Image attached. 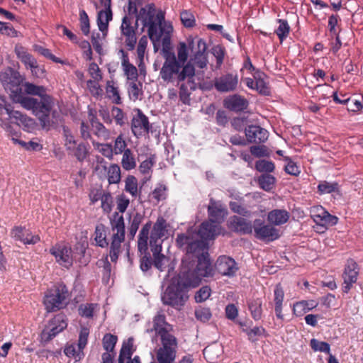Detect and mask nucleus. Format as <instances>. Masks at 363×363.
<instances>
[{
    "instance_id": "obj_1",
    "label": "nucleus",
    "mask_w": 363,
    "mask_h": 363,
    "mask_svg": "<svg viewBox=\"0 0 363 363\" xmlns=\"http://www.w3.org/2000/svg\"><path fill=\"white\" fill-rule=\"evenodd\" d=\"M153 327L147 328V333L155 332L160 337V345L155 350L156 359L158 363H173L177 357L178 340L172 333L173 328L166 321L165 315L158 313L153 318Z\"/></svg>"
},
{
    "instance_id": "obj_2",
    "label": "nucleus",
    "mask_w": 363,
    "mask_h": 363,
    "mask_svg": "<svg viewBox=\"0 0 363 363\" xmlns=\"http://www.w3.org/2000/svg\"><path fill=\"white\" fill-rule=\"evenodd\" d=\"M24 87L27 94L39 96L40 99L39 101L30 96H22L19 100L21 105L26 109L31 110L39 118L43 127L45 128L50 124L49 116L53 106L52 98L46 94V89L43 86L26 83Z\"/></svg>"
},
{
    "instance_id": "obj_3",
    "label": "nucleus",
    "mask_w": 363,
    "mask_h": 363,
    "mask_svg": "<svg viewBox=\"0 0 363 363\" xmlns=\"http://www.w3.org/2000/svg\"><path fill=\"white\" fill-rule=\"evenodd\" d=\"M135 23L140 24L143 31L147 29L148 38L155 48L164 33L169 34L172 30L171 26L165 25L163 13L157 11L154 4H148L140 9L136 15Z\"/></svg>"
},
{
    "instance_id": "obj_4",
    "label": "nucleus",
    "mask_w": 363,
    "mask_h": 363,
    "mask_svg": "<svg viewBox=\"0 0 363 363\" xmlns=\"http://www.w3.org/2000/svg\"><path fill=\"white\" fill-rule=\"evenodd\" d=\"M164 62L160 71V78L166 83L179 84L186 77L195 74V69L190 65L183 66L177 61L174 52L163 48Z\"/></svg>"
},
{
    "instance_id": "obj_5",
    "label": "nucleus",
    "mask_w": 363,
    "mask_h": 363,
    "mask_svg": "<svg viewBox=\"0 0 363 363\" xmlns=\"http://www.w3.org/2000/svg\"><path fill=\"white\" fill-rule=\"evenodd\" d=\"M188 281L187 284L191 287H197L203 277H209L213 275V269L208 258V255H201L198 257L197 264L187 262L183 259L179 272Z\"/></svg>"
},
{
    "instance_id": "obj_6",
    "label": "nucleus",
    "mask_w": 363,
    "mask_h": 363,
    "mask_svg": "<svg viewBox=\"0 0 363 363\" xmlns=\"http://www.w3.org/2000/svg\"><path fill=\"white\" fill-rule=\"evenodd\" d=\"M188 280L179 272L172 278L169 285L162 294V301L164 305L179 309L188 300V291L191 286L187 284Z\"/></svg>"
},
{
    "instance_id": "obj_7",
    "label": "nucleus",
    "mask_w": 363,
    "mask_h": 363,
    "mask_svg": "<svg viewBox=\"0 0 363 363\" xmlns=\"http://www.w3.org/2000/svg\"><path fill=\"white\" fill-rule=\"evenodd\" d=\"M198 237L196 232L191 228L185 233L179 234L176 242L178 247L188 255H195L197 257L201 255H208L206 252L207 243L202 239L199 240Z\"/></svg>"
},
{
    "instance_id": "obj_8",
    "label": "nucleus",
    "mask_w": 363,
    "mask_h": 363,
    "mask_svg": "<svg viewBox=\"0 0 363 363\" xmlns=\"http://www.w3.org/2000/svg\"><path fill=\"white\" fill-rule=\"evenodd\" d=\"M69 295V291L64 284L54 285L45 295L43 303L46 311L55 312L65 308Z\"/></svg>"
},
{
    "instance_id": "obj_9",
    "label": "nucleus",
    "mask_w": 363,
    "mask_h": 363,
    "mask_svg": "<svg viewBox=\"0 0 363 363\" xmlns=\"http://www.w3.org/2000/svg\"><path fill=\"white\" fill-rule=\"evenodd\" d=\"M111 225L113 235L109 255L111 262H116L121 252V244L125 240V223L123 216L116 212L111 220Z\"/></svg>"
},
{
    "instance_id": "obj_10",
    "label": "nucleus",
    "mask_w": 363,
    "mask_h": 363,
    "mask_svg": "<svg viewBox=\"0 0 363 363\" xmlns=\"http://www.w3.org/2000/svg\"><path fill=\"white\" fill-rule=\"evenodd\" d=\"M191 50L190 60L186 65H190L193 68L197 67L203 69L208 63L207 44L205 40L198 37L187 39Z\"/></svg>"
},
{
    "instance_id": "obj_11",
    "label": "nucleus",
    "mask_w": 363,
    "mask_h": 363,
    "mask_svg": "<svg viewBox=\"0 0 363 363\" xmlns=\"http://www.w3.org/2000/svg\"><path fill=\"white\" fill-rule=\"evenodd\" d=\"M89 335V329L82 327L79 334L77 344L67 343L64 348L65 354L69 358L74 359L76 362L82 359L84 357V349L88 343Z\"/></svg>"
},
{
    "instance_id": "obj_12",
    "label": "nucleus",
    "mask_w": 363,
    "mask_h": 363,
    "mask_svg": "<svg viewBox=\"0 0 363 363\" xmlns=\"http://www.w3.org/2000/svg\"><path fill=\"white\" fill-rule=\"evenodd\" d=\"M67 327V319L65 314L59 313L49 321L48 325L40 334V340L47 343L55 337Z\"/></svg>"
},
{
    "instance_id": "obj_13",
    "label": "nucleus",
    "mask_w": 363,
    "mask_h": 363,
    "mask_svg": "<svg viewBox=\"0 0 363 363\" xmlns=\"http://www.w3.org/2000/svg\"><path fill=\"white\" fill-rule=\"evenodd\" d=\"M167 220L163 217L159 216L154 223L150 233V249L155 248L156 252L162 250V242L167 238Z\"/></svg>"
},
{
    "instance_id": "obj_14",
    "label": "nucleus",
    "mask_w": 363,
    "mask_h": 363,
    "mask_svg": "<svg viewBox=\"0 0 363 363\" xmlns=\"http://www.w3.org/2000/svg\"><path fill=\"white\" fill-rule=\"evenodd\" d=\"M253 231L257 239L264 242L276 240L280 236L278 229L270 224H265L261 219L253 221Z\"/></svg>"
},
{
    "instance_id": "obj_15",
    "label": "nucleus",
    "mask_w": 363,
    "mask_h": 363,
    "mask_svg": "<svg viewBox=\"0 0 363 363\" xmlns=\"http://www.w3.org/2000/svg\"><path fill=\"white\" fill-rule=\"evenodd\" d=\"M72 251L71 247L57 243L50 249V253L55 258L56 262L67 269L70 268L73 264Z\"/></svg>"
},
{
    "instance_id": "obj_16",
    "label": "nucleus",
    "mask_w": 363,
    "mask_h": 363,
    "mask_svg": "<svg viewBox=\"0 0 363 363\" xmlns=\"http://www.w3.org/2000/svg\"><path fill=\"white\" fill-rule=\"evenodd\" d=\"M215 269L221 276L230 278L236 275L239 267L233 258L222 255L217 259L215 263Z\"/></svg>"
},
{
    "instance_id": "obj_17",
    "label": "nucleus",
    "mask_w": 363,
    "mask_h": 363,
    "mask_svg": "<svg viewBox=\"0 0 363 363\" xmlns=\"http://www.w3.org/2000/svg\"><path fill=\"white\" fill-rule=\"evenodd\" d=\"M135 111L136 114L131 120V130L134 136L139 138L149 133L151 125L147 116L140 109L137 108Z\"/></svg>"
},
{
    "instance_id": "obj_18",
    "label": "nucleus",
    "mask_w": 363,
    "mask_h": 363,
    "mask_svg": "<svg viewBox=\"0 0 363 363\" xmlns=\"http://www.w3.org/2000/svg\"><path fill=\"white\" fill-rule=\"evenodd\" d=\"M239 78L237 73H226L214 80V86L220 92H231L237 90Z\"/></svg>"
},
{
    "instance_id": "obj_19",
    "label": "nucleus",
    "mask_w": 363,
    "mask_h": 363,
    "mask_svg": "<svg viewBox=\"0 0 363 363\" xmlns=\"http://www.w3.org/2000/svg\"><path fill=\"white\" fill-rule=\"evenodd\" d=\"M245 133L250 143H264L269 137V133L266 129L256 125H250L245 128Z\"/></svg>"
},
{
    "instance_id": "obj_20",
    "label": "nucleus",
    "mask_w": 363,
    "mask_h": 363,
    "mask_svg": "<svg viewBox=\"0 0 363 363\" xmlns=\"http://www.w3.org/2000/svg\"><path fill=\"white\" fill-rule=\"evenodd\" d=\"M358 275L357 264L353 259L347 260L342 277L344 279L342 291L348 293L353 284L357 281Z\"/></svg>"
},
{
    "instance_id": "obj_21",
    "label": "nucleus",
    "mask_w": 363,
    "mask_h": 363,
    "mask_svg": "<svg viewBox=\"0 0 363 363\" xmlns=\"http://www.w3.org/2000/svg\"><path fill=\"white\" fill-rule=\"evenodd\" d=\"M0 82L6 89L17 88L22 82V78L17 71L8 67L0 73Z\"/></svg>"
},
{
    "instance_id": "obj_22",
    "label": "nucleus",
    "mask_w": 363,
    "mask_h": 363,
    "mask_svg": "<svg viewBox=\"0 0 363 363\" xmlns=\"http://www.w3.org/2000/svg\"><path fill=\"white\" fill-rule=\"evenodd\" d=\"M221 233V226L218 223L206 220L203 222L196 234L201 239L205 242L210 240H213L217 235Z\"/></svg>"
},
{
    "instance_id": "obj_23",
    "label": "nucleus",
    "mask_w": 363,
    "mask_h": 363,
    "mask_svg": "<svg viewBox=\"0 0 363 363\" xmlns=\"http://www.w3.org/2000/svg\"><path fill=\"white\" fill-rule=\"evenodd\" d=\"M118 55L121 61V67L128 82L137 81L138 78V69L135 66L130 62L128 53L123 50L120 49Z\"/></svg>"
},
{
    "instance_id": "obj_24",
    "label": "nucleus",
    "mask_w": 363,
    "mask_h": 363,
    "mask_svg": "<svg viewBox=\"0 0 363 363\" xmlns=\"http://www.w3.org/2000/svg\"><path fill=\"white\" fill-rule=\"evenodd\" d=\"M195 74L186 77L185 81H182L179 84V99L184 104H189L190 102V95L191 92L196 89L197 83L195 82Z\"/></svg>"
},
{
    "instance_id": "obj_25",
    "label": "nucleus",
    "mask_w": 363,
    "mask_h": 363,
    "mask_svg": "<svg viewBox=\"0 0 363 363\" xmlns=\"http://www.w3.org/2000/svg\"><path fill=\"white\" fill-rule=\"evenodd\" d=\"M229 227L234 232L242 235L251 234L253 231V223L251 221L236 216L230 218Z\"/></svg>"
},
{
    "instance_id": "obj_26",
    "label": "nucleus",
    "mask_w": 363,
    "mask_h": 363,
    "mask_svg": "<svg viewBox=\"0 0 363 363\" xmlns=\"http://www.w3.org/2000/svg\"><path fill=\"white\" fill-rule=\"evenodd\" d=\"M153 254V265L160 272L167 271L168 275L174 270L175 264L170 257L161 254L162 250L156 252L155 248L150 249Z\"/></svg>"
},
{
    "instance_id": "obj_27",
    "label": "nucleus",
    "mask_w": 363,
    "mask_h": 363,
    "mask_svg": "<svg viewBox=\"0 0 363 363\" xmlns=\"http://www.w3.org/2000/svg\"><path fill=\"white\" fill-rule=\"evenodd\" d=\"M208 213L209 216L208 220L218 224L223 221L227 214L225 208L220 203L216 202L213 199H210Z\"/></svg>"
},
{
    "instance_id": "obj_28",
    "label": "nucleus",
    "mask_w": 363,
    "mask_h": 363,
    "mask_svg": "<svg viewBox=\"0 0 363 363\" xmlns=\"http://www.w3.org/2000/svg\"><path fill=\"white\" fill-rule=\"evenodd\" d=\"M249 103L244 97L235 94L224 100V106L228 110L240 112L247 109Z\"/></svg>"
},
{
    "instance_id": "obj_29",
    "label": "nucleus",
    "mask_w": 363,
    "mask_h": 363,
    "mask_svg": "<svg viewBox=\"0 0 363 363\" xmlns=\"http://www.w3.org/2000/svg\"><path fill=\"white\" fill-rule=\"evenodd\" d=\"M12 236L25 245H34L40 241V237L38 235H33L28 230L21 227L13 228Z\"/></svg>"
},
{
    "instance_id": "obj_30",
    "label": "nucleus",
    "mask_w": 363,
    "mask_h": 363,
    "mask_svg": "<svg viewBox=\"0 0 363 363\" xmlns=\"http://www.w3.org/2000/svg\"><path fill=\"white\" fill-rule=\"evenodd\" d=\"M290 213L285 209H274L267 214V220L274 225H281L288 222Z\"/></svg>"
},
{
    "instance_id": "obj_31",
    "label": "nucleus",
    "mask_w": 363,
    "mask_h": 363,
    "mask_svg": "<svg viewBox=\"0 0 363 363\" xmlns=\"http://www.w3.org/2000/svg\"><path fill=\"white\" fill-rule=\"evenodd\" d=\"M284 291L281 284H277L274 290V311L278 319L284 320L282 313Z\"/></svg>"
},
{
    "instance_id": "obj_32",
    "label": "nucleus",
    "mask_w": 363,
    "mask_h": 363,
    "mask_svg": "<svg viewBox=\"0 0 363 363\" xmlns=\"http://www.w3.org/2000/svg\"><path fill=\"white\" fill-rule=\"evenodd\" d=\"M265 77L266 75L264 72L259 70L255 71L254 74L255 80V90L262 95L269 96L270 94V89L264 80Z\"/></svg>"
},
{
    "instance_id": "obj_33",
    "label": "nucleus",
    "mask_w": 363,
    "mask_h": 363,
    "mask_svg": "<svg viewBox=\"0 0 363 363\" xmlns=\"http://www.w3.org/2000/svg\"><path fill=\"white\" fill-rule=\"evenodd\" d=\"M15 52L18 58L26 67L34 68L37 67L35 59L23 46H16L15 48Z\"/></svg>"
},
{
    "instance_id": "obj_34",
    "label": "nucleus",
    "mask_w": 363,
    "mask_h": 363,
    "mask_svg": "<svg viewBox=\"0 0 363 363\" xmlns=\"http://www.w3.org/2000/svg\"><path fill=\"white\" fill-rule=\"evenodd\" d=\"M313 221L320 227L322 231L326 230L328 226H333L337 223L338 218L335 216L331 215L328 211L317 217Z\"/></svg>"
},
{
    "instance_id": "obj_35",
    "label": "nucleus",
    "mask_w": 363,
    "mask_h": 363,
    "mask_svg": "<svg viewBox=\"0 0 363 363\" xmlns=\"http://www.w3.org/2000/svg\"><path fill=\"white\" fill-rule=\"evenodd\" d=\"M13 114L12 118L16 120L18 125L22 126L28 132H31L34 129L35 123L33 119L22 114L18 111H15Z\"/></svg>"
},
{
    "instance_id": "obj_36",
    "label": "nucleus",
    "mask_w": 363,
    "mask_h": 363,
    "mask_svg": "<svg viewBox=\"0 0 363 363\" xmlns=\"http://www.w3.org/2000/svg\"><path fill=\"white\" fill-rule=\"evenodd\" d=\"M151 223H145L140 230L138 236V250L143 253L147 250V241L150 230L151 229Z\"/></svg>"
},
{
    "instance_id": "obj_37",
    "label": "nucleus",
    "mask_w": 363,
    "mask_h": 363,
    "mask_svg": "<svg viewBox=\"0 0 363 363\" xmlns=\"http://www.w3.org/2000/svg\"><path fill=\"white\" fill-rule=\"evenodd\" d=\"M127 84L128 92L130 100L135 101L141 99L143 94V84L137 80L128 82Z\"/></svg>"
},
{
    "instance_id": "obj_38",
    "label": "nucleus",
    "mask_w": 363,
    "mask_h": 363,
    "mask_svg": "<svg viewBox=\"0 0 363 363\" xmlns=\"http://www.w3.org/2000/svg\"><path fill=\"white\" fill-rule=\"evenodd\" d=\"M106 91L108 98L111 100L113 104H121V99L119 94L118 88L116 86L113 81H108L106 82Z\"/></svg>"
},
{
    "instance_id": "obj_39",
    "label": "nucleus",
    "mask_w": 363,
    "mask_h": 363,
    "mask_svg": "<svg viewBox=\"0 0 363 363\" xmlns=\"http://www.w3.org/2000/svg\"><path fill=\"white\" fill-rule=\"evenodd\" d=\"M90 123L94 129V133L99 138L104 139H108L110 136L109 130L98 121L96 116H92V118L90 119Z\"/></svg>"
},
{
    "instance_id": "obj_40",
    "label": "nucleus",
    "mask_w": 363,
    "mask_h": 363,
    "mask_svg": "<svg viewBox=\"0 0 363 363\" xmlns=\"http://www.w3.org/2000/svg\"><path fill=\"white\" fill-rule=\"evenodd\" d=\"M317 189L318 193L320 195L332 194L338 191L339 184L335 182H329L328 181L323 180L319 182Z\"/></svg>"
},
{
    "instance_id": "obj_41",
    "label": "nucleus",
    "mask_w": 363,
    "mask_h": 363,
    "mask_svg": "<svg viewBox=\"0 0 363 363\" xmlns=\"http://www.w3.org/2000/svg\"><path fill=\"white\" fill-rule=\"evenodd\" d=\"M279 26L274 30L281 43H282L289 35L291 28L286 19L279 18L277 20Z\"/></svg>"
},
{
    "instance_id": "obj_42",
    "label": "nucleus",
    "mask_w": 363,
    "mask_h": 363,
    "mask_svg": "<svg viewBox=\"0 0 363 363\" xmlns=\"http://www.w3.org/2000/svg\"><path fill=\"white\" fill-rule=\"evenodd\" d=\"M112 11H100L98 13L97 16V24L99 26V29L104 32L107 30L108 23L112 20Z\"/></svg>"
},
{
    "instance_id": "obj_43",
    "label": "nucleus",
    "mask_w": 363,
    "mask_h": 363,
    "mask_svg": "<svg viewBox=\"0 0 363 363\" xmlns=\"http://www.w3.org/2000/svg\"><path fill=\"white\" fill-rule=\"evenodd\" d=\"M94 240L96 245L101 247H106L108 243L106 240V227L103 224H98L94 232Z\"/></svg>"
},
{
    "instance_id": "obj_44",
    "label": "nucleus",
    "mask_w": 363,
    "mask_h": 363,
    "mask_svg": "<svg viewBox=\"0 0 363 363\" xmlns=\"http://www.w3.org/2000/svg\"><path fill=\"white\" fill-rule=\"evenodd\" d=\"M121 165L125 170L128 171L136 167V160L130 149H126L123 153Z\"/></svg>"
},
{
    "instance_id": "obj_45",
    "label": "nucleus",
    "mask_w": 363,
    "mask_h": 363,
    "mask_svg": "<svg viewBox=\"0 0 363 363\" xmlns=\"http://www.w3.org/2000/svg\"><path fill=\"white\" fill-rule=\"evenodd\" d=\"M189 48V44L184 42H180L177 47V61L183 66L188 62Z\"/></svg>"
},
{
    "instance_id": "obj_46",
    "label": "nucleus",
    "mask_w": 363,
    "mask_h": 363,
    "mask_svg": "<svg viewBox=\"0 0 363 363\" xmlns=\"http://www.w3.org/2000/svg\"><path fill=\"white\" fill-rule=\"evenodd\" d=\"M117 340V337L110 333L106 334L102 340L103 347L106 351L105 353H108L111 356L112 361L113 360V354L111 352L114 350Z\"/></svg>"
},
{
    "instance_id": "obj_47",
    "label": "nucleus",
    "mask_w": 363,
    "mask_h": 363,
    "mask_svg": "<svg viewBox=\"0 0 363 363\" xmlns=\"http://www.w3.org/2000/svg\"><path fill=\"white\" fill-rule=\"evenodd\" d=\"M262 301L260 298L252 300L248 303V308L250 311L251 315L255 320L261 319L262 314Z\"/></svg>"
},
{
    "instance_id": "obj_48",
    "label": "nucleus",
    "mask_w": 363,
    "mask_h": 363,
    "mask_svg": "<svg viewBox=\"0 0 363 363\" xmlns=\"http://www.w3.org/2000/svg\"><path fill=\"white\" fill-rule=\"evenodd\" d=\"M125 190L133 197L136 198L140 194L138 188V180L134 176H128L125 182Z\"/></svg>"
},
{
    "instance_id": "obj_49",
    "label": "nucleus",
    "mask_w": 363,
    "mask_h": 363,
    "mask_svg": "<svg viewBox=\"0 0 363 363\" xmlns=\"http://www.w3.org/2000/svg\"><path fill=\"white\" fill-rule=\"evenodd\" d=\"M15 111L11 104L8 103L4 97L0 96V121L5 118H12Z\"/></svg>"
},
{
    "instance_id": "obj_50",
    "label": "nucleus",
    "mask_w": 363,
    "mask_h": 363,
    "mask_svg": "<svg viewBox=\"0 0 363 363\" xmlns=\"http://www.w3.org/2000/svg\"><path fill=\"white\" fill-rule=\"evenodd\" d=\"M69 152L72 153L79 161L82 162L89 155L88 145L84 143H77L74 149Z\"/></svg>"
},
{
    "instance_id": "obj_51",
    "label": "nucleus",
    "mask_w": 363,
    "mask_h": 363,
    "mask_svg": "<svg viewBox=\"0 0 363 363\" xmlns=\"http://www.w3.org/2000/svg\"><path fill=\"white\" fill-rule=\"evenodd\" d=\"M275 177L269 174H262L258 179L259 186L264 191H270L274 187Z\"/></svg>"
},
{
    "instance_id": "obj_52",
    "label": "nucleus",
    "mask_w": 363,
    "mask_h": 363,
    "mask_svg": "<svg viewBox=\"0 0 363 363\" xmlns=\"http://www.w3.org/2000/svg\"><path fill=\"white\" fill-rule=\"evenodd\" d=\"M101 80L89 79L86 82L87 89L91 94L96 98H101L104 94V91L99 84Z\"/></svg>"
},
{
    "instance_id": "obj_53",
    "label": "nucleus",
    "mask_w": 363,
    "mask_h": 363,
    "mask_svg": "<svg viewBox=\"0 0 363 363\" xmlns=\"http://www.w3.org/2000/svg\"><path fill=\"white\" fill-rule=\"evenodd\" d=\"M225 52V48L221 45H216L211 49V53L216 60V68L219 69L223 65Z\"/></svg>"
},
{
    "instance_id": "obj_54",
    "label": "nucleus",
    "mask_w": 363,
    "mask_h": 363,
    "mask_svg": "<svg viewBox=\"0 0 363 363\" xmlns=\"http://www.w3.org/2000/svg\"><path fill=\"white\" fill-rule=\"evenodd\" d=\"M109 184H118L121 180V169L118 164H111L107 172Z\"/></svg>"
},
{
    "instance_id": "obj_55",
    "label": "nucleus",
    "mask_w": 363,
    "mask_h": 363,
    "mask_svg": "<svg viewBox=\"0 0 363 363\" xmlns=\"http://www.w3.org/2000/svg\"><path fill=\"white\" fill-rule=\"evenodd\" d=\"M310 345L314 352H321L328 354L330 353V346L326 342L313 338L310 341Z\"/></svg>"
},
{
    "instance_id": "obj_56",
    "label": "nucleus",
    "mask_w": 363,
    "mask_h": 363,
    "mask_svg": "<svg viewBox=\"0 0 363 363\" xmlns=\"http://www.w3.org/2000/svg\"><path fill=\"white\" fill-rule=\"evenodd\" d=\"M62 130L65 138V146L67 150L69 151L74 150L77 143V140L74 139L71 130L67 126H64Z\"/></svg>"
},
{
    "instance_id": "obj_57",
    "label": "nucleus",
    "mask_w": 363,
    "mask_h": 363,
    "mask_svg": "<svg viewBox=\"0 0 363 363\" xmlns=\"http://www.w3.org/2000/svg\"><path fill=\"white\" fill-rule=\"evenodd\" d=\"M131 24V18L125 15L122 19L121 26V33L123 36L135 34V29Z\"/></svg>"
},
{
    "instance_id": "obj_58",
    "label": "nucleus",
    "mask_w": 363,
    "mask_h": 363,
    "mask_svg": "<svg viewBox=\"0 0 363 363\" xmlns=\"http://www.w3.org/2000/svg\"><path fill=\"white\" fill-rule=\"evenodd\" d=\"M131 24V18L125 15L122 19L121 26V33L123 36L135 34V29Z\"/></svg>"
},
{
    "instance_id": "obj_59",
    "label": "nucleus",
    "mask_w": 363,
    "mask_h": 363,
    "mask_svg": "<svg viewBox=\"0 0 363 363\" xmlns=\"http://www.w3.org/2000/svg\"><path fill=\"white\" fill-rule=\"evenodd\" d=\"M111 116L115 119L117 125L123 126L127 121V117L123 110L118 107L113 106L111 111Z\"/></svg>"
},
{
    "instance_id": "obj_60",
    "label": "nucleus",
    "mask_w": 363,
    "mask_h": 363,
    "mask_svg": "<svg viewBox=\"0 0 363 363\" xmlns=\"http://www.w3.org/2000/svg\"><path fill=\"white\" fill-rule=\"evenodd\" d=\"M255 168L259 172L270 173L274 170L275 166L272 161L261 160L256 162Z\"/></svg>"
},
{
    "instance_id": "obj_61",
    "label": "nucleus",
    "mask_w": 363,
    "mask_h": 363,
    "mask_svg": "<svg viewBox=\"0 0 363 363\" xmlns=\"http://www.w3.org/2000/svg\"><path fill=\"white\" fill-rule=\"evenodd\" d=\"M242 331L247 335L250 341L254 342L257 341V337L261 336L264 332L265 330L262 327H254L253 328H245Z\"/></svg>"
},
{
    "instance_id": "obj_62",
    "label": "nucleus",
    "mask_w": 363,
    "mask_h": 363,
    "mask_svg": "<svg viewBox=\"0 0 363 363\" xmlns=\"http://www.w3.org/2000/svg\"><path fill=\"white\" fill-rule=\"evenodd\" d=\"M155 163V155H150L147 160L143 161L140 166L139 170L143 174H150L152 167Z\"/></svg>"
},
{
    "instance_id": "obj_63",
    "label": "nucleus",
    "mask_w": 363,
    "mask_h": 363,
    "mask_svg": "<svg viewBox=\"0 0 363 363\" xmlns=\"http://www.w3.org/2000/svg\"><path fill=\"white\" fill-rule=\"evenodd\" d=\"M195 316L198 320L205 323L211 319L212 314L208 308L199 307L195 310Z\"/></svg>"
},
{
    "instance_id": "obj_64",
    "label": "nucleus",
    "mask_w": 363,
    "mask_h": 363,
    "mask_svg": "<svg viewBox=\"0 0 363 363\" xmlns=\"http://www.w3.org/2000/svg\"><path fill=\"white\" fill-rule=\"evenodd\" d=\"M180 18L183 25L186 28H191L195 25L194 14L188 11H184L180 13Z\"/></svg>"
}]
</instances>
